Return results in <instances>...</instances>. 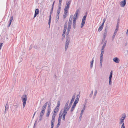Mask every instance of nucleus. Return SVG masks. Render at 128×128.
<instances>
[{"mask_svg": "<svg viewBox=\"0 0 128 128\" xmlns=\"http://www.w3.org/2000/svg\"><path fill=\"white\" fill-rule=\"evenodd\" d=\"M54 121L55 120H52L51 122V126H54Z\"/></svg>", "mask_w": 128, "mask_h": 128, "instance_id": "nucleus-31", "label": "nucleus"}, {"mask_svg": "<svg viewBox=\"0 0 128 128\" xmlns=\"http://www.w3.org/2000/svg\"><path fill=\"white\" fill-rule=\"evenodd\" d=\"M78 11H79V10H76V12L74 15V16H75V15H76V16H78Z\"/></svg>", "mask_w": 128, "mask_h": 128, "instance_id": "nucleus-39", "label": "nucleus"}, {"mask_svg": "<svg viewBox=\"0 0 128 128\" xmlns=\"http://www.w3.org/2000/svg\"><path fill=\"white\" fill-rule=\"evenodd\" d=\"M59 18L58 16H56L55 21L56 22H57L58 21Z\"/></svg>", "mask_w": 128, "mask_h": 128, "instance_id": "nucleus-50", "label": "nucleus"}, {"mask_svg": "<svg viewBox=\"0 0 128 128\" xmlns=\"http://www.w3.org/2000/svg\"><path fill=\"white\" fill-rule=\"evenodd\" d=\"M13 16H11L10 18V20H9V21L10 22H12V20L13 19Z\"/></svg>", "mask_w": 128, "mask_h": 128, "instance_id": "nucleus-35", "label": "nucleus"}, {"mask_svg": "<svg viewBox=\"0 0 128 128\" xmlns=\"http://www.w3.org/2000/svg\"><path fill=\"white\" fill-rule=\"evenodd\" d=\"M119 24H120V20L119 19H118L116 25L119 26Z\"/></svg>", "mask_w": 128, "mask_h": 128, "instance_id": "nucleus-58", "label": "nucleus"}, {"mask_svg": "<svg viewBox=\"0 0 128 128\" xmlns=\"http://www.w3.org/2000/svg\"><path fill=\"white\" fill-rule=\"evenodd\" d=\"M66 42L65 46H68L70 42V40L69 37H66Z\"/></svg>", "mask_w": 128, "mask_h": 128, "instance_id": "nucleus-3", "label": "nucleus"}, {"mask_svg": "<svg viewBox=\"0 0 128 128\" xmlns=\"http://www.w3.org/2000/svg\"><path fill=\"white\" fill-rule=\"evenodd\" d=\"M23 102V107L24 108L25 106L26 103V101L25 102Z\"/></svg>", "mask_w": 128, "mask_h": 128, "instance_id": "nucleus-37", "label": "nucleus"}, {"mask_svg": "<svg viewBox=\"0 0 128 128\" xmlns=\"http://www.w3.org/2000/svg\"><path fill=\"white\" fill-rule=\"evenodd\" d=\"M107 29H108V28L107 27L104 30V33L107 34V32H108Z\"/></svg>", "mask_w": 128, "mask_h": 128, "instance_id": "nucleus-46", "label": "nucleus"}, {"mask_svg": "<svg viewBox=\"0 0 128 128\" xmlns=\"http://www.w3.org/2000/svg\"><path fill=\"white\" fill-rule=\"evenodd\" d=\"M118 28H119V26L116 25V29L115 31L118 32Z\"/></svg>", "mask_w": 128, "mask_h": 128, "instance_id": "nucleus-43", "label": "nucleus"}, {"mask_svg": "<svg viewBox=\"0 0 128 128\" xmlns=\"http://www.w3.org/2000/svg\"><path fill=\"white\" fill-rule=\"evenodd\" d=\"M59 108L56 106L54 110V113H56L58 112L59 110Z\"/></svg>", "mask_w": 128, "mask_h": 128, "instance_id": "nucleus-10", "label": "nucleus"}, {"mask_svg": "<svg viewBox=\"0 0 128 128\" xmlns=\"http://www.w3.org/2000/svg\"><path fill=\"white\" fill-rule=\"evenodd\" d=\"M70 31V30H67V31L66 32V37H69V36L68 35V34L69 33Z\"/></svg>", "mask_w": 128, "mask_h": 128, "instance_id": "nucleus-27", "label": "nucleus"}, {"mask_svg": "<svg viewBox=\"0 0 128 128\" xmlns=\"http://www.w3.org/2000/svg\"><path fill=\"white\" fill-rule=\"evenodd\" d=\"M75 108V107H74V106H72V107L70 109V112H73V110H74Z\"/></svg>", "mask_w": 128, "mask_h": 128, "instance_id": "nucleus-32", "label": "nucleus"}, {"mask_svg": "<svg viewBox=\"0 0 128 128\" xmlns=\"http://www.w3.org/2000/svg\"><path fill=\"white\" fill-rule=\"evenodd\" d=\"M2 44H3L1 42L0 43V50L1 49V48L2 46Z\"/></svg>", "mask_w": 128, "mask_h": 128, "instance_id": "nucleus-60", "label": "nucleus"}, {"mask_svg": "<svg viewBox=\"0 0 128 128\" xmlns=\"http://www.w3.org/2000/svg\"><path fill=\"white\" fill-rule=\"evenodd\" d=\"M74 101V100H73V98H72V99L70 101V102L69 104L68 105V106H69V107H71V106H72V104Z\"/></svg>", "mask_w": 128, "mask_h": 128, "instance_id": "nucleus-19", "label": "nucleus"}, {"mask_svg": "<svg viewBox=\"0 0 128 128\" xmlns=\"http://www.w3.org/2000/svg\"><path fill=\"white\" fill-rule=\"evenodd\" d=\"M51 15H50V16H49V19L48 20V24L49 25V26H50V23L51 22Z\"/></svg>", "mask_w": 128, "mask_h": 128, "instance_id": "nucleus-20", "label": "nucleus"}, {"mask_svg": "<svg viewBox=\"0 0 128 128\" xmlns=\"http://www.w3.org/2000/svg\"><path fill=\"white\" fill-rule=\"evenodd\" d=\"M78 101L75 100L72 106L75 107L76 104L78 103Z\"/></svg>", "mask_w": 128, "mask_h": 128, "instance_id": "nucleus-17", "label": "nucleus"}, {"mask_svg": "<svg viewBox=\"0 0 128 128\" xmlns=\"http://www.w3.org/2000/svg\"><path fill=\"white\" fill-rule=\"evenodd\" d=\"M67 25H68V22H67V21H66V22H65V24H64V27H67Z\"/></svg>", "mask_w": 128, "mask_h": 128, "instance_id": "nucleus-45", "label": "nucleus"}, {"mask_svg": "<svg viewBox=\"0 0 128 128\" xmlns=\"http://www.w3.org/2000/svg\"><path fill=\"white\" fill-rule=\"evenodd\" d=\"M117 31H114V32L113 34V36H112V40H114L115 38V36L116 34L117 33Z\"/></svg>", "mask_w": 128, "mask_h": 128, "instance_id": "nucleus-14", "label": "nucleus"}, {"mask_svg": "<svg viewBox=\"0 0 128 128\" xmlns=\"http://www.w3.org/2000/svg\"><path fill=\"white\" fill-rule=\"evenodd\" d=\"M72 18H73V15L72 14L70 16V18H69V20L68 21L71 22H72Z\"/></svg>", "mask_w": 128, "mask_h": 128, "instance_id": "nucleus-21", "label": "nucleus"}, {"mask_svg": "<svg viewBox=\"0 0 128 128\" xmlns=\"http://www.w3.org/2000/svg\"><path fill=\"white\" fill-rule=\"evenodd\" d=\"M61 3H62V2H59V4H58V8H59V7H60V8H61Z\"/></svg>", "mask_w": 128, "mask_h": 128, "instance_id": "nucleus-44", "label": "nucleus"}, {"mask_svg": "<svg viewBox=\"0 0 128 128\" xmlns=\"http://www.w3.org/2000/svg\"><path fill=\"white\" fill-rule=\"evenodd\" d=\"M121 128H125L124 126V124H122Z\"/></svg>", "mask_w": 128, "mask_h": 128, "instance_id": "nucleus-64", "label": "nucleus"}, {"mask_svg": "<svg viewBox=\"0 0 128 128\" xmlns=\"http://www.w3.org/2000/svg\"><path fill=\"white\" fill-rule=\"evenodd\" d=\"M67 112L65 111V110H64V111L62 114V120L64 121L65 120V116L67 114Z\"/></svg>", "mask_w": 128, "mask_h": 128, "instance_id": "nucleus-4", "label": "nucleus"}, {"mask_svg": "<svg viewBox=\"0 0 128 128\" xmlns=\"http://www.w3.org/2000/svg\"><path fill=\"white\" fill-rule=\"evenodd\" d=\"M71 3V1L70 0L66 2V4L64 8V10L68 11L70 8V6Z\"/></svg>", "mask_w": 128, "mask_h": 128, "instance_id": "nucleus-1", "label": "nucleus"}, {"mask_svg": "<svg viewBox=\"0 0 128 128\" xmlns=\"http://www.w3.org/2000/svg\"><path fill=\"white\" fill-rule=\"evenodd\" d=\"M72 24V22H71L68 21V26H71Z\"/></svg>", "mask_w": 128, "mask_h": 128, "instance_id": "nucleus-52", "label": "nucleus"}, {"mask_svg": "<svg viewBox=\"0 0 128 128\" xmlns=\"http://www.w3.org/2000/svg\"><path fill=\"white\" fill-rule=\"evenodd\" d=\"M50 109H48L47 110V112L46 114V116L47 117H48L49 116L50 113Z\"/></svg>", "mask_w": 128, "mask_h": 128, "instance_id": "nucleus-12", "label": "nucleus"}, {"mask_svg": "<svg viewBox=\"0 0 128 128\" xmlns=\"http://www.w3.org/2000/svg\"><path fill=\"white\" fill-rule=\"evenodd\" d=\"M69 103V101L68 100L66 103L65 105V106L64 108H67L68 106V105Z\"/></svg>", "mask_w": 128, "mask_h": 128, "instance_id": "nucleus-26", "label": "nucleus"}, {"mask_svg": "<svg viewBox=\"0 0 128 128\" xmlns=\"http://www.w3.org/2000/svg\"><path fill=\"white\" fill-rule=\"evenodd\" d=\"M112 84V79H109V85H111Z\"/></svg>", "mask_w": 128, "mask_h": 128, "instance_id": "nucleus-49", "label": "nucleus"}, {"mask_svg": "<svg viewBox=\"0 0 128 128\" xmlns=\"http://www.w3.org/2000/svg\"><path fill=\"white\" fill-rule=\"evenodd\" d=\"M107 34L105 33H104L103 35V37L104 38H106V36Z\"/></svg>", "mask_w": 128, "mask_h": 128, "instance_id": "nucleus-57", "label": "nucleus"}, {"mask_svg": "<svg viewBox=\"0 0 128 128\" xmlns=\"http://www.w3.org/2000/svg\"><path fill=\"white\" fill-rule=\"evenodd\" d=\"M60 101H58L57 102V105L56 106V107H58L59 108V106H60Z\"/></svg>", "mask_w": 128, "mask_h": 128, "instance_id": "nucleus-28", "label": "nucleus"}, {"mask_svg": "<svg viewBox=\"0 0 128 128\" xmlns=\"http://www.w3.org/2000/svg\"><path fill=\"white\" fill-rule=\"evenodd\" d=\"M97 90H96L95 91L94 93V97H95L96 96V94H97Z\"/></svg>", "mask_w": 128, "mask_h": 128, "instance_id": "nucleus-40", "label": "nucleus"}, {"mask_svg": "<svg viewBox=\"0 0 128 128\" xmlns=\"http://www.w3.org/2000/svg\"><path fill=\"white\" fill-rule=\"evenodd\" d=\"M126 2L122 1H121L120 3V4L121 7H124L126 5Z\"/></svg>", "mask_w": 128, "mask_h": 128, "instance_id": "nucleus-9", "label": "nucleus"}, {"mask_svg": "<svg viewBox=\"0 0 128 128\" xmlns=\"http://www.w3.org/2000/svg\"><path fill=\"white\" fill-rule=\"evenodd\" d=\"M46 108L45 107H44L43 106H42V110H43V111H45V110L46 109Z\"/></svg>", "mask_w": 128, "mask_h": 128, "instance_id": "nucleus-53", "label": "nucleus"}, {"mask_svg": "<svg viewBox=\"0 0 128 128\" xmlns=\"http://www.w3.org/2000/svg\"><path fill=\"white\" fill-rule=\"evenodd\" d=\"M71 26H68V27L67 28V30H70V29L71 28Z\"/></svg>", "mask_w": 128, "mask_h": 128, "instance_id": "nucleus-55", "label": "nucleus"}, {"mask_svg": "<svg viewBox=\"0 0 128 128\" xmlns=\"http://www.w3.org/2000/svg\"><path fill=\"white\" fill-rule=\"evenodd\" d=\"M124 120H122V118H120V122H119V124H124Z\"/></svg>", "mask_w": 128, "mask_h": 128, "instance_id": "nucleus-13", "label": "nucleus"}, {"mask_svg": "<svg viewBox=\"0 0 128 128\" xmlns=\"http://www.w3.org/2000/svg\"><path fill=\"white\" fill-rule=\"evenodd\" d=\"M126 117V115L124 113L122 115V116H121V118L122 120H124Z\"/></svg>", "mask_w": 128, "mask_h": 128, "instance_id": "nucleus-15", "label": "nucleus"}, {"mask_svg": "<svg viewBox=\"0 0 128 128\" xmlns=\"http://www.w3.org/2000/svg\"><path fill=\"white\" fill-rule=\"evenodd\" d=\"M105 46H103L102 47V50H101L102 51V50H103L104 51V47Z\"/></svg>", "mask_w": 128, "mask_h": 128, "instance_id": "nucleus-56", "label": "nucleus"}, {"mask_svg": "<svg viewBox=\"0 0 128 128\" xmlns=\"http://www.w3.org/2000/svg\"><path fill=\"white\" fill-rule=\"evenodd\" d=\"M86 18V16H83L82 19V22L80 26L81 28H82L83 27L85 24Z\"/></svg>", "mask_w": 128, "mask_h": 128, "instance_id": "nucleus-2", "label": "nucleus"}, {"mask_svg": "<svg viewBox=\"0 0 128 128\" xmlns=\"http://www.w3.org/2000/svg\"><path fill=\"white\" fill-rule=\"evenodd\" d=\"M104 51L102 50L101 51V53L100 54V56H103V54H104Z\"/></svg>", "mask_w": 128, "mask_h": 128, "instance_id": "nucleus-59", "label": "nucleus"}, {"mask_svg": "<svg viewBox=\"0 0 128 128\" xmlns=\"http://www.w3.org/2000/svg\"><path fill=\"white\" fill-rule=\"evenodd\" d=\"M103 28V26H101L99 27L98 30V31L99 32H100L102 30Z\"/></svg>", "mask_w": 128, "mask_h": 128, "instance_id": "nucleus-23", "label": "nucleus"}, {"mask_svg": "<svg viewBox=\"0 0 128 128\" xmlns=\"http://www.w3.org/2000/svg\"><path fill=\"white\" fill-rule=\"evenodd\" d=\"M93 90H92V91L91 92V94L89 95V97L90 98H91L92 97L93 94Z\"/></svg>", "mask_w": 128, "mask_h": 128, "instance_id": "nucleus-34", "label": "nucleus"}, {"mask_svg": "<svg viewBox=\"0 0 128 128\" xmlns=\"http://www.w3.org/2000/svg\"><path fill=\"white\" fill-rule=\"evenodd\" d=\"M65 35H66V33H64H64H63V34H62V37H63V38H64L65 36Z\"/></svg>", "mask_w": 128, "mask_h": 128, "instance_id": "nucleus-63", "label": "nucleus"}, {"mask_svg": "<svg viewBox=\"0 0 128 128\" xmlns=\"http://www.w3.org/2000/svg\"><path fill=\"white\" fill-rule=\"evenodd\" d=\"M60 122H58V123L56 125V128H58V127L60 125Z\"/></svg>", "mask_w": 128, "mask_h": 128, "instance_id": "nucleus-42", "label": "nucleus"}, {"mask_svg": "<svg viewBox=\"0 0 128 128\" xmlns=\"http://www.w3.org/2000/svg\"><path fill=\"white\" fill-rule=\"evenodd\" d=\"M70 107H69V106H68V107L67 108H64V110H65V111L67 112V111L69 110Z\"/></svg>", "mask_w": 128, "mask_h": 128, "instance_id": "nucleus-25", "label": "nucleus"}, {"mask_svg": "<svg viewBox=\"0 0 128 128\" xmlns=\"http://www.w3.org/2000/svg\"><path fill=\"white\" fill-rule=\"evenodd\" d=\"M22 102L26 101L27 100V96L26 95H23L22 97Z\"/></svg>", "mask_w": 128, "mask_h": 128, "instance_id": "nucleus-5", "label": "nucleus"}, {"mask_svg": "<svg viewBox=\"0 0 128 128\" xmlns=\"http://www.w3.org/2000/svg\"><path fill=\"white\" fill-rule=\"evenodd\" d=\"M61 8H58L57 10V13L60 14V12Z\"/></svg>", "mask_w": 128, "mask_h": 128, "instance_id": "nucleus-36", "label": "nucleus"}, {"mask_svg": "<svg viewBox=\"0 0 128 128\" xmlns=\"http://www.w3.org/2000/svg\"><path fill=\"white\" fill-rule=\"evenodd\" d=\"M94 57L93 58H92V60L91 62L90 63V66L91 68H92V67L93 64L94 63Z\"/></svg>", "mask_w": 128, "mask_h": 128, "instance_id": "nucleus-16", "label": "nucleus"}, {"mask_svg": "<svg viewBox=\"0 0 128 128\" xmlns=\"http://www.w3.org/2000/svg\"><path fill=\"white\" fill-rule=\"evenodd\" d=\"M50 106H51V103H50H50L48 104V109L51 110Z\"/></svg>", "mask_w": 128, "mask_h": 128, "instance_id": "nucleus-30", "label": "nucleus"}, {"mask_svg": "<svg viewBox=\"0 0 128 128\" xmlns=\"http://www.w3.org/2000/svg\"><path fill=\"white\" fill-rule=\"evenodd\" d=\"M82 114H80V116L79 117V119H80V120H81V118H82Z\"/></svg>", "mask_w": 128, "mask_h": 128, "instance_id": "nucleus-54", "label": "nucleus"}, {"mask_svg": "<svg viewBox=\"0 0 128 128\" xmlns=\"http://www.w3.org/2000/svg\"><path fill=\"white\" fill-rule=\"evenodd\" d=\"M39 10L37 8L36 9L34 16V18L36 17L37 15L39 14Z\"/></svg>", "mask_w": 128, "mask_h": 128, "instance_id": "nucleus-7", "label": "nucleus"}, {"mask_svg": "<svg viewBox=\"0 0 128 128\" xmlns=\"http://www.w3.org/2000/svg\"><path fill=\"white\" fill-rule=\"evenodd\" d=\"M106 42H107V41L106 40L104 42V43L103 44V46H106Z\"/></svg>", "mask_w": 128, "mask_h": 128, "instance_id": "nucleus-61", "label": "nucleus"}, {"mask_svg": "<svg viewBox=\"0 0 128 128\" xmlns=\"http://www.w3.org/2000/svg\"><path fill=\"white\" fill-rule=\"evenodd\" d=\"M62 119V118H61V117H59L58 119V122H60L61 120Z\"/></svg>", "mask_w": 128, "mask_h": 128, "instance_id": "nucleus-48", "label": "nucleus"}, {"mask_svg": "<svg viewBox=\"0 0 128 128\" xmlns=\"http://www.w3.org/2000/svg\"><path fill=\"white\" fill-rule=\"evenodd\" d=\"M48 102H46L45 103V104H44V106H43L46 108V107L48 105Z\"/></svg>", "mask_w": 128, "mask_h": 128, "instance_id": "nucleus-38", "label": "nucleus"}, {"mask_svg": "<svg viewBox=\"0 0 128 128\" xmlns=\"http://www.w3.org/2000/svg\"><path fill=\"white\" fill-rule=\"evenodd\" d=\"M80 98V96L79 94H78L76 96V98L75 100H77V101H79V99Z\"/></svg>", "mask_w": 128, "mask_h": 128, "instance_id": "nucleus-29", "label": "nucleus"}, {"mask_svg": "<svg viewBox=\"0 0 128 128\" xmlns=\"http://www.w3.org/2000/svg\"><path fill=\"white\" fill-rule=\"evenodd\" d=\"M68 12V11L65 10H64V14L63 16V18L64 19L67 16Z\"/></svg>", "mask_w": 128, "mask_h": 128, "instance_id": "nucleus-6", "label": "nucleus"}, {"mask_svg": "<svg viewBox=\"0 0 128 128\" xmlns=\"http://www.w3.org/2000/svg\"><path fill=\"white\" fill-rule=\"evenodd\" d=\"M102 59H100V68L102 67Z\"/></svg>", "mask_w": 128, "mask_h": 128, "instance_id": "nucleus-22", "label": "nucleus"}, {"mask_svg": "<svg viewBox=\"0 0 128 128\" xmlns=\"http://www.w3.org/2000/svg\"><path fill=\"white\" fill-rule=\"evenodd\" d=\"M11 23H12V22L9 21L8 23V27H9L10 26V25H11Z\"/></svg>", "mask_w": 128, "mask_h": 128, "instance_id": "nucleus-47", "label": "nucleus"}, {"mask_svg": "<svg viewBox=\"0 0 128 128\" xmlns=\"http://www.w3.org/2000/svg\"><path fill=\"white\" fill-rule=\"evenodd\" d=\"M9 107L8 105L7 104H6V106L5 107V110L4 111V114H5L6 113V111H7Z\"/></svg>", "mask_w": 128, "mask_h": 128, "instance_id": "nucleus-11", "label": "nucleus"}, {"mask_svg": "<svg viewBox=\"0 0 128 128\" xmlns=\"http://www.w3.org/2000/svg\"><path fill=\"white\" fill-rule=\"evenodd\" d=\"M56 113H54L52 117V120H55V118L56 115V114H55Z\"/></svg>", "mask_w": 128, "mask_h": 128, "instance_id": "nucleus-18", "label": "nucleus"}, {"mask_svg": "<svg viewBox=\"0 0 128 128\" xmlns=\"http://www.w3.org/2000/svg\"><path fill=\"white\" fill-rule=\"evenodd\" d=\"M43 116L40 115L39 116V121H41L42 119V116Z\"/></svg>", "mask_w": 128, "mask_h": 128, "instance_id": "nucleus-33", "label": "nucleus"}, {"mask_svg": "<svg viewBox=\"0 0 128 128\" xmlns=\"http://www.w3.org/2000/svg\"><path fill=\"white\" fill-rule=\"evenodd\" d=\"M44 113L45 111H43V110H42L40 112V115L43 116L44 114Z\"/></svg>", "mask_w": 128, "mask_h": 128, "instance_id": "nucleus-24", "label": "nucleus"}, {"mask_svg": "<svg viewBox=\"0 0 128 128\" xmlns=\"http://www.w3.org/2000/svg\"><path fill=\"white\" fill-rule=\"evenodd\" d=\"M76 20L75 19H74L73 20V23H74V24H76Z\"/></svg>", "mask_w": 128, "mask_h": 128, "instance_id": "nucleus-62", "label": "nucleus"}, {"mask_svg": "<svg viewBox=\"0 0 128 128\" xmlns=\"http://www.w3.org/2000/svg\"><path fill=\"white\" fill-rule=\"evenodd\" d=\"M113 60L116 63H118L119 62L120 60L118 58L115 57L113 58Z\"/></svg>", "mask_w": 128, "mask_h": 128, "instance_id": "nucleus-8", "label": "nucleus"}, {"mask_svg": "<svg viewBox=\"0 0 128 128\" xmlns=\"http://www.w3.org/2000/svg\"><path fill=\"white\" fill-rule=\"evenodd\" d=\"M34 47V48L36 49H38L39 48V47L36 45H35Z\"/></svg>", "mask_w": 128, "mask_h": 128, "instance_id": "nucleus-41", "label": "nucleus"}, {"mask_svg": "<svg viewBox=\"0 0 128 128\" xmlns=\"http://www.w3.org/2000/svg\"><path fill=\"white\" fill-rule=\"evenodd\" d=\"M76 24H74V23H73L72 25L73 26V28L74 29H75L76 28Z\"/></svg>", "mask_w": 128, "mask_h": 128, "instance_id": "nucleus-51", "label": "nucleus"}]
</instances>
